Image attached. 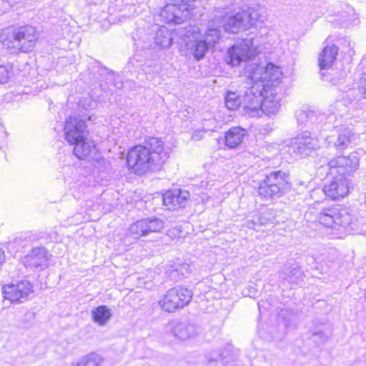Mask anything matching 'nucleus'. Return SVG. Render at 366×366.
Segmentation results:
<instances>
[{
    "label": "nucleus",
    "instance_id": "obj_43",
    "mask_svg": "<svg viewBox=\"0 0 366 366\" xmlns=\"http://www.w3.org/2000/svg\"><path fill=\"white\" fill-rule=\"evenodd\" d=\"M203 129L205 131H214L217 127V123L214 119L210 118L203 121Z\"/></svg>",
    "mask_w": 366,
    "mask_h": 366
},
{
    "label": "nucleus",
    "instance_id": "obj_9",
    "mask_svg": "<svg viewBox=\"0 0 366 366\" xmlns=\"http://www.w3.org/2000/svg\"><path fill=\"white\" fill-rule=\"evenodd\" d=\"M177 34L197 60L204 56L209 46L203 40L197 39L199 29L197 26L189 25L179 28Z\"/></svg>",
    "mask_w": 366,
    "mask_h": 366
},
{
    "label": "nucleus",
    "instance_id": "obj_37",
    "mask_svg": "<svg viewBox=\"0 0 366 366\" xmlns=\"http://www.w3.org/2000/svg\"><path fill=\"white\" fill-rule=\"evenodd\" d=\"M311 110H299L296 112V119L299 125L309 127V118Z\"/></svg>",
    "mask_w": 366,
    "mask_h": 366
},
{
    "label": "nucleus",
    "instance_id": "obj_14",
    "mask_svg": "<svg viewBox=\"0 0 366 366\" xmlns=\"http://www.w3.org/2000/svg\"><path fill=\"white\" fill-rule=\"evenodd\" d=\"M316 140L310 136V133H305L291 140L287 146V152L295 159L307 156L315 149Z\"/></svg>",
    "mask_w": 366,
    "mask_h": 366
},
{
    "label": "nucleus",
    "instance_id": "obj_47",
    "mask_svg": "<svg viewBox=\"0 0 366 366\" xmlns=\"http://www.w3.org/2000/svg\"><path fill=\"white\" fill-rule=\"evenodd\" d=\"M252 220H254L258 222V215L254 216Z\"/></svg>",
    "mask_w": 366,
    "mask_h": 366
},
{
    "label": "nucleus",
    "instance_id": "obj_31",
    "mask_svg": "<svg viewBox=\"0 0 366 366\" xmlns=\"http://www.w3.org/2000/svg\"><path fill=\"white\" fill-rule=\"evenodd\" d=\"M93 321L100 326L104 325L112 317L110 310L105 305H100L92 311Z\"/></svg>",
    "mask_w": 366,
    "mask_h": 366
},
{
    "label": "nucleus",
    "instance_id": "obj_41",
    "mask_svg": "<svg viewBox=\"0 0 366 366\" xmlns=\"http://www.w3.org/2000/svg\"><path fill=\"white\" fill-rule=\"evenodd\" d=\"M173 3L182 9H186L189 12L192 9V3L194 0H171Z\"/></svg>",
    "mask_w": 366,
    "mask_h": 366
},
{
    "label": "nucleus",
    "instance_id": "obj_35",
    "mask_svg": "<svg viewBox=\"0 0 366 366\" xmlns=\"http://www.w3.org/2000/svg\"><path fill=\"white\" fill-rule=\"evenodd\" d=\"M220 30L217 28H209L203 36V40L209 46H214L219 39Z\"/></svg>",
    "mask_w": 366,
    "mask_h": 366
},
{
    "label": "nucleus",
    "instance_id": "obj_27",
    "mask_svg": "<svg viewBox=\"0 0 366 366\" xmlns=\"http://www.w3.org/2000/svg\"><path fill=\"white\" fill-rule=\"evenodd\" d=\"M247 135V131L240 127L230 128L224 134L225 144L229 148L239 146Z\"/></svg>",
    "mask_w": 366,
    "mask_h": 366
},
{
    "label": "nucleus",
    "instance_id": "obj_38",
    "mask_svg": "<svg viewBox=\"0 0 366 366\" xmlns=\"http://www.w3.org/2000/svg\"><path fill=\"white\" fill-rule=\"evenodd\" d=\"M267 214H268L266 212H262L261 214H258V222L254 220H248L247 226L249 228L255 229V227L257 226L267 224L270 221V218L267 216Z\"/></svg>",
    "mask_w": 366,
    "mask_h": 366
},
{
    "label": "nucleus",
    "instance_id": "obj_44",
    "mask_svg": "<svg viewBox=\"0 0 366 366\" xmlns=\"http://www.w3.org/2000/svg\"><path fill=\"white\" fill-rule=\"evenodd\" d=\"M209 362H215L222 359V354L219 351L212 352L211 354L207 355Z\"/></svg>",
    "mask_w": 366,
    "mask_h": 366
},
{
    "label": "nucleus",
    "instance_id": "obj_8",
    "mask_svg": "<svg viewBox=\"0 0 366 366\" xmlns=\"http://www.w3.org/2000/svg\"><path fill=\"white\" fill-rule=\"evenodd\" d=\"M192 295V292L187 288L173 287L166 292L163 298L159 301V305L162 310L174 312L187 305L190 302Z\"/></svg>",
    "mask_w": 366,
    "mask_h": 366
},
{
    "label": "nucleus",
    "instance_id": "obj_19",
    "mask_svg": "<svg viewBox=\"0 0 366 366\" xmlns=\"http://www.w3.org/2000/svg\"><path fill=\"white\" fill-rule=\"evenodd\" d=\"M189 197L187 191L175 189L163 194L162 202L169 210H176L184 207Z\"/></svg>",
    "mask_w": 366,
    "mask_h": 366
},
{
    "label": "nucleus",
    "instance_id": "obj_18",
    "mask_svg": "<svg viewBox=\"0 0 366 366\" xmlns=\"http://www.w3.org/2000/svg\"><path fill=\"white\" fill-rule=\"evenodd\" d=\"M247 18L244 11H242L233 16L216 17L215 21L222 24V27L226 32L235 34L241 29H247L245 23L247 22Z\"/></svg>",
    "mask_w": 366,
    "mask_h": 366
},
{
    "label": "nucleus",
    "instance_id": "obj_2",
    "mask_svg": "<svg viewBox=\"0 0 366 366\" xmlns=\"http://www.w3.org/2000/svg\"><path fill=\"white\" fill-rule=\"evenodd\" d=\"M6 36L4 31L0 36L2 44L11 53L28 52L33 49L37 35L36 29L31 26H23L14 29Z\"/></svg>",
    "mask_w": 366,
    "mask_h": 366
},
{
    "label": "nucleus",
    "instance_id": "obj_7",
    "mask_svg": "<svg viewBox=\"0 0 366 366\" xmlns=\"http://www.w3.org/2000/svg\"><path fill=\"white\" fill-rule=\"evenodd\" d=\"M246 89L242 96V106L249 115H259L265 85L263 83L247 79Z\"/></svg>",
    "mask_w": 366,
    "mask_h": 366
},
{
    "label": "nucleus",
    "instance_id": "obj_46",
    "mask_svg": "<svg viewBox=\"0 0 366 366\" xmlns=\"http://www.w3.org/2000/svg\"><path fill=\"white\" fill-rule=\"evenodd\" d=\"M96 105H97V102H92L90 103V104L88 106V107H86L84 104H83L82 106H83V107H84V109H88L89 108H91V109L94 108V107H96Z\"/></svg>",
    "mask_w": 366,
    "mask_h": 366
},
{
    "label": "nucleus",
    "instance_id": "obj_4",
    "mask_svg": "<svg viewBox=\"0 0 366 366\" xmlns=\"http://www.w3.org/2000/svg\"><path fill=\"white\" fill-rule=\"evenodd\" d=\"M244 74L246 79L263 83L264 89H275L281 82L280 69L272 63L264 67L254 63L248 64L244 69Z\"/></svg>",
    "mask_w": 366,
    "mask_h": 366
},
{
    "label": "nucleus",
    "instance_id": "obj_24",
    "mask_svg": "<svg viewBox=\"0 0 366 366\" xmlns=\"http://www.w3.org/2000/svg\"><path fill=\"white\" fill-rule=\"evenodd\" d=\"M74 154L79 159H93L97 149L94 142L87 137L74 144Z\"/></svg>",
    "mask_w": 366,
    "mask_h": 366
},
{
    "label": "nucleus",
    "instance_id": "obj_11",
    "mask_svg": "<svg viewBox=\"0 0 366 366\" xmlns=\"http://www.w3.org/2000/svg\"><path fill=\"white\" fill-rule=\"evenodd\" d=\"M164 227V222L159 218L142 219L129 226L127 235L134 239H138L152 232H159Z\"/></svg>",
    "mask_w": 366,
    "mask_h": 366
},
{
    "label": "nucleus",
    "instance_id": "obj_15",
    "mask_svg": "<svg viewBox=\"0 0 366 366\" xmlns=\"http://www.w3.org/2000/svg\"><path fill=\"white\" fill-rule=\"evenodd\" d=\"M33 286L28 280H23L17 284L4 285L2 293L4 299L11 302H22L33 292Z\"/></svg>",
    "mask_w": 366,
    "mask_h": 366
},
{
    "label": "nucleus",
    "instance_id": "obj_30",
    "mask_svg": "<svg viewBox=\"0 0 366 366\" xmlns=\"http://www.w3.org/2000/svg\"><path fill=\"white\" fill-rule=\"evenodd\" d=\"M103 361L104 359L101 355L91 352L72 362L70 366H100Z\"/></svg>",
    "mask_w": 366,
    "mask_h": 366
},
{
    "label": "nucleus",
    "instance_id": "obj_20",
    "mask_svg": "<svg viewBox=\"0 0 366 366\" xmlns=\"http://www.w3.org/2000/svg\"><path fill=\"white\" fill-rule=\"evenodd\" d=\"M170 330L174 337L179 340H186L195 337L200 332V328L187 321L170 322Z\"/></svg>",
    "mask_w": 366,
    "mask_h": 366
},
{
    "label": "nucleus",
    "instance_id": "obj_42",
    "mask_svg": "<svg viewBox=\"0 0 366 366\" xmlns=\"http://www.w3.org/2000/svg\"><path fill=\"white\" fill-rule=\"evenodd\" d=\"M9 77V71L8 66L0 64V84H4Z\"/></svg>",
    "mask_w": 366,
    "mask_h": 366
},
{
    "label": "nucleus",
    "instance_id": "obj_6",
    "mask_svg": "<svg viewBox=\"0 0 366 366\" xmlns=\"http://www.w3.org/2000/svg\"><path fill=\"white\" fill-rule=\"evenodd\" d=\"M331 175H338L346 177L355 172L359 167V157L356 152H352L348 156H339L327 161L321 166Z\"/></svg>",
    "mask_w": 366,
    "mask_h": 366
},
{
    "label": "nucleus",
    "instance_id": "obj_29",
    "mask_svg": "<svg viewBox=\"0 0 366 366\" xmlns=\"http://www.w3.org/2000/svg\"><path fill=\"white\" fill-rule=\"evenodd\" d=\"M179 29L171 32L167 28L162 26L159 28L155 34L154 42L157 45L161 48L166 49L169 48L174 40V34H177V31Z\"/></svg>",
    "mask_w": 366,
    "mask_h": 366
},
{
    "label": "nucleus",
    "instance_id": "obj_17",
    "mask_svg": "<svg viewBox=\"0 0 366 366\" xmlns=\"http://www.w3.org/2000/svg\"><path fill=\"white\" fill-rule=\"evenodd\" d=\"M334 176L332 180L325 184L323 191L327 197L336 200L344 198L348 194L349 186L346 177Z\"/></svg>",
    "mask_w": 366,
    "mask_h": 366
},
{
    "label": "nucleus",
    "instance_id": "obj_1",
    "mask_svg": "<svg viewBox=\"0 0 366 366\" xmlns=\"http://www.w3.org/2000/svg\"><path fill=\"white\" fill-rule=\"evenodd\" d=\"M170 149L164 147V142L155 137L145 138L142 144L132 147L127 152L128 167L137 175L149 171L159 170L167 161Z\"/></svg>",
    "mask_w": 366,
    "mask_h": 366
},
{
    "label": "nucleus",
    "instance_id": "obj_33",
    "mask_svg": "<svg viewBox=\"0 0 366 366\" xmlns=\"http://www.w3.org/2000/svg\"><path fill=\"white\" fill-rule=\"evenodd\" d=\"M192 269L189 264L183 263L178 264L171 271L170 276L174 280H182L187 277L191 273Z\"/></svg>",
    "mask_w": 366,
    "mask_h": 366
},
{
    "label": "nucleus",
    "instance_id": "obj_5",
    "mask_svg": "<svg viewBox=\"0 0 366 366\" xmlns=\"http://www.w3.org/2000/svg\"><path fill=\"white\" fill-rule=\"evenodd\" d=\"M320 224L327 227L341 228L345 232L352 229V217L347 210L340 205L324 207L318 214Z\"/></svg>",
    "mask_w": 366,
    "mask_h": 366
},
{
    "label": "nucleus",
    "instance_id": "obj_23",
    "mask_svg": "<svg viewBox=\"0 0 366 366\" xmlns=\"http://www.w3.org/2000/svg\"><path fill=\"white\" fill-rule=\"evenodd\" d=\"M280 107V97L275 89H266L261 103L259 111L267 116L275 114Z\"/></svg>",
    "mask_w": 366,
    "mask_h": 366
},
{
    "label": "nucleus",
    "instance_id": "obj_45",
    "mask_svg": "<svg viewBox=\"0 0 366 366\" xmlns=\"http://www.w3.org/2000/svg\"><path fill=\"white\" fill-rule=\"evenodd\" d=\"M5 259L4 257V252L3 249L0 247V265L4 262Z\"/></svg>",
    "mask_w": 366,
    "mask_h": 366
},
{
    "label": "nucleus",
    "instance_id": "obj_13",
    "mask_svg": "<svg viewBox=\"0 0 366 366\" xmlns=\"http://www.w3.org/2000/svg\"><path fill=\"white\" fill-rule=\"evenodd\" d=\"M329 21L335 26L347 28L358 23L355 9L347 4L336 5L329 16Z\"/></svg>",
    "mask_w": 366,
    "mask_h": 366
},
{
    "label": "nucleus",
    "instance_id": "obj_10",
    "mask_svg": "<svg viewBox=\"0 0 366 366\" xmlns=\"http://www.w3.org/2000/svg\"><path fill=\"white\" fill-rule=\"evenodd\" d=\"M257 46L253 39L245 38L237 41L227 51V63L232 66H237L242 61L250 59L255 56Z\"/></svg>",
    "mask_w": 366,
    "mask_h": 366
},
{
    "label": "nucleus",
    "instance_id": "obj_26",
    "mask_svg": "<svg viewBox=\"0 0 366 366\" xmlns=\"http://www.w3.org/2000/svg\"><path fill=\"white\" fill-rule=\"evenodd\" d=\"M339 49L335 45L325 46L319 56V66L321 74L325 76L326 74L322 72L323 70L330 69L332 63L336 59Z\"/></svg>",
    "mask_w": 366,
    "mask_h": 366
},
{
    "label": "nucleus",
    "instance_id": "obj_48",
    "mask_svg": "<svg viewBox=\"0 0 366 366\" xmlns=\"http://www.w3.org/2000/svg\"><path fill=\"white\" fill-rule=\"evenodd\" d=\"M0 4H2V2L0 1ZM3 14V10L0 9V16Z\"/></svg>",
    "mask_w": 366,
    "mask_h": 366
},
{
    "label": "nucleus",
    "instance_id": "obj_22",
    "mask_svg": "<svg viewBox=\"0 0 366 366\" xmlns=\"http://www.w3.org/2000/svg\"><path fill=\"white\" fill-rule=\"evenodd\" d=\"M337 137L330 142L332 143V147L337 150L341 152L347 149L354 142L355 134L352 129L349 127L340 126L336 127Z\"/></svg>",
    "mask_w": 366,
    "mask_h": 366
},
{
    "label": "nucleus",
    "instance_id": "obj_21",
    "mask_svg": "<svg viewBox=\"0 0 366 366\" xmlns=\"http://www.w3.org/2000/svg\"><path fill=\"white\" fill-rule=\"evenodd\" d=\"M47 261V250L44 247L33 248L22 259L24 265L30 269L45 267Z\"/></svg>",
    "mask_w": 366,
    "mask_h": 366
},
{
    "label": "nucleus",
    "instance_id": "obj_39",
    "mask_svg": "<svg viewBox=\"0 0 366 366\" xmlns=\"http://www.w3.org/2000/svg\"><path fill=\"white\" fill-rule=\"evenodd\" d=\"M325 119V115L322 114H319L314 110H311L310 117L309 118V127L310 129H313L314 127H317L320 124H321Z\"/></svg>",
    "mask_w": 366,
    "mask_h": 366
},
{
    "label": "nucleus",
    "instance_id": "obj_36",
    "mask_svg": "<svg viewBox=\"0 0 366 366\" xmlns=\"http://www.w3.org/2000/svg\"><path fill=\"white\" fill-rule=\"evenodd\" d=\"M244 14L247 17V22H245L247 29L249 26L255 25L256 23L259 21H262L260 19L261 16L259 15V12L254 9H249L247 11H244Z\"/></svg>",
    "mask_w": 366,
    "mask_h": 366
},
{
    "label": "nucleus",
    "instance_id": "obj_34",
    "mask_svg": "<svg viewBox=\"0 0 366 366\" xmlns=\"http://www.w3.org/2000/svg\"><path fill=\"white\" fill-rule=\"evenodd\" d=\"M225 106L230 110H235L242 105V97L235 92H228L224 98Z\"/></svg>",
    "mask_w": 366,
    "mask_h": 366
},
{
    "label": "nucleus",
    "instance_id": "obj_40",
    "mask_svg": "<svg viewBox=\"0 0 366 366\" xmlns=\"http://www.w3.org/2000/svg\"><path fill=\"white\" fill-rule=\"evenodd\" d=\"M327 339V336L322 330L314 332L311 335V340L318 345L325 343Z\"/></svg>",
    "mask_w": 366,
    "mask_h": 366
},
{
    "label": "nucleus",
    "instance_id": "obj_16",
    "mask_svg": "<svg viewBox=\"0 0 366 366\" xmlns=\"http://www.w3.org/2000/svg\"><path fill=\"white\" fill-rule=\"evenodd\" d=\"M158 17L157 21L162 23L179 24L190 17V12L172 1L162 9Z\"/></svg>",
    "mask_w": 366,
    "mask_h": 366
},
{
    "label": "nucleus",
    "instance_id": "obj_25",
    "mask_svg": "<svg viewBox=\"0 0 366 366\" xmlns=\"http://www.w3.org/2000/svg\"><path fill=\"white\" fill-rule=\"evenodd\" d=\"M93 72L102 77L107 84H109L118 89L123 86V82L120 76L103 66L99 62L95 63Z\"/></svg>",
    "mask_w": 366,
    "mask_h": 366
},
{
    "label": "nucleus",
    "instance_id": "obj_32",
    "mask_svg": "<svg viewBox=\"0 0 366 366\" xmlns=\"http://www.w3.org/2000/svg\"><path fill=\"white\" fill-rule=\"evenodd\" d=\"M303 273L299 267H295L290 271L285 270L280 274V277L289 283L297 285L302 281Z\"/></svg>",
    "mask_w": 366,
    "mask_h": 366
},
{
    "label": "nucleus",
    "instance_id": "obj_3",
    "mask_svg": "<svg viewBox=\"0 0 366 366\" xmlns=\"http://www.w3.org/2000/svg\"><path fill=\"white\" fill-rule=\"evenodd\" d=\"M291 189L289 174L282 170L267 174L258 187V194L264 200L280 198Z\"/></svg>",
    "mask_w": 366,
    "mask_h": 366
},
{
    "label": "nucleus",
    "instance_id": "obj_28",
    "mask_svg": "<svg viewBox=\"0 0 366 366\" xmlns=\"http://www.w3.org/2000/svg\"><path fill=\"white\" fill-rule=\"evenodd\" d=\"M347 97L352 101L366 99V72L362 73L358 82L347 92Z\"/></svg>",
    "mask_w": 366,
    "mask_h": 366
},
{
    "label": "nucleus",
    "instance_id": "obj_12",
    "mask_svg": "<svg viewBox=\"0 0 366 366\" xmlns=\"http://www.w3.org/2000/svg\"><path fill=\"white\" fill-rule=\"evenodd\" d=\"M64 131L65 140L71 145L84 139L89 134L85 122L79 116L68 117Z\"/></svg>",
    "mask_w": 366,
    "mask_h": 366
}]
</instances>
